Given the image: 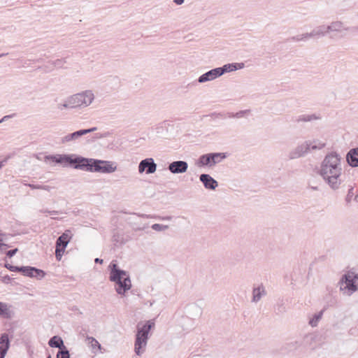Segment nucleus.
<instances>
[{
  "mask_svg": "<svg viewBox=\"0 0 358 358\" xmlns=\"http://www.w3.org/2000/svg\"><path fill=\"white\" fill-rule=\"evenodd\" d=\"M320 173L332 189H338L342 182L340 155L336 152L328 154L322 162Z\"/></svg>",
  "mask_w": 358,
  "mask_h": 358,
  "instance_id": "1",
  "label": "nucleus"
},
{
  "mask_svg": "<svg viewBox=\"0 0 358 358\" xmlns=\"http://www.w3.org/2000/svg\"><path fill=\"white\" fill-rule=\"evenodd\" d=\"M108 268L110 269L109 280L115 283V291L120 295H124L126 292L131 287L129 275L127 271L120 269L115 263L111 262Z\"/></svg>",
  "mask_w": 358,
  "mask_h": 358,
  "instance_id": "2",
  "label": "nucleus"
},
{
  "mask_svg": "<svg viewBox=\"0 0 358 358\" xmlns=\"http://www.w3.org/2000/svg\"><path fill=\"white\" fill-rule=\"evenodd\" d=\"M155 327L153 320H148L144 324L138 322L136 325V334L134 342V351L138 356H141L145 351L149 333Z\"/></svg>",
  "mask_w": 358,
  "mask_h": 358,
  "instance_id": "3",
  "label": "nucleus"
},
{
  "mask_svg": "<svg viewBox=\"0 0 358 358\" xmlns=\"http://www.w3.org/2000/svg\"><path fill=\"white\" fill-rule=\"evenodd\" d=\"M358 275L353 272H348L344 274L339 281L340 290L348 296H350L358 289L356 281Z\"/></svg>",
  "mask_w": 358,
  "mask_h": 358,
  "instance_id": "4",
  "label": "nucleus"
},
{
  "mask_svg": "<svg viewBox=\"0 0 358 358\" xmlns=\"http://www.w3.org/2000/svg\"><path fill=\"white\" fill-rule=\"evenodd\" d=\"M227 157L224 152H210L202 155L198 159L196 164L199 166L213 167L215 164L221 162Z\"/></svg>",
  "mask_w": 358,
  "mask_h": 358,
  "instance_id": "5",
  "label": "nucleus"
},
{
  "mask_svg": "<svg viewBox=\"0 0 358 358\" xmlns=\"http://www.w3.org/2000/svg\"><path fill=\"white\" fill-rule=\"evenodd\" d=\"M94 94L92 90H87L71 96L76 108H85L89 106L94 99Z\"/></svg>",
  "mask_w": 358,
  "mask_h": 358,
  "instance_id": "6",
  "label": "nucleus"
},
{
  "mask_svg": "<svg viewBox=\"0 0 358 358\" xmlns=\"http://www.w3.org/2000/svg\"><path fill=\"white\" fill-rule=\"evenodd\" d=\"M116 169L117 166L113 162L92 159L90 172L111 173Z\"/></svg>",
  "mask_w": 358,
  "mask_h": 358,
  "instance_id": "7",
  "label": "nucleus"
},
{
  "mask_svg": "<svg viewBox=\"0 0 358 358\" xmlns=\"http://www.w3.org/2000/svg\"><path fill=\"white\" fill-rule=\"evenodd\" d=\"M92 162V158H86L76 154H71L68 167L90 172Z\"/></svg>",
  "mask_w": 358,
  "mask_h": 358,
  "instance_id": "8",
  "label": "nucleus"
},
{
  "mask_svg": "<svg viewBox=\"0 0 358 358\" xmlns=\"http://www.w3.org/2000/svg\"><path fill=\"white\" fill-rule=\"evenodd\" d=\"M310 150V141H306L301 145H297L289 152V159H294L304 156Z\"/></svg>",
  "mask_w": 358,
  "mask_h": 358,
  "instance_id": "9",
  "label": "nucleus"
},
{
  "mask_svg": "<svg viewBox=\"0 0 358 358\" xmlns=\"http://www.w3.org/2000/svg\"><path fill=\"white\" fill-rule=\"evenodd\" d=\"M157 170V164L152 158H145L141 160L138 164V172L143 173L145 172L147 174L154 173Z\"/></svg>",
  "mask_w": 358,
  "mask_h": 358,
  "instance_id": "10",
  "label": "nucleus"
},
{
  "mask_svg": "<svg viewBox=\"0 0 358 358\" xmlns=\"http://www.w3.org/2000/svg\"><path fill=\"white\" fill-rule=\"evenodd\" d=\"M96 129H97L96 127H92L90 129H80V130L76 131L75 132H73L71 134H69L62 138V143H67L69 141H76L81 136H83L85 134H87L89 133L93 132V131H96Z\"/></svg>",
  "mask_w": 358,
  "mask_h": 358,
  "instance_id": "11",
  "label": "nucleus"
},
{
  "mask_svg": "<svg viewBox=\"0 0 358 358\" xmlns=\"http://www.w3.org/2000/svg\"><path fill=\"white\" fill-rule=\"evenodd\" d=\"M70 159V155L66 154H57L50 155L45 156V161H50L55 164H62L64 167L69 166V161Z\"/></svg>",
  "mask_w": 358,
  "mask_h": 358,
  "instance_id": "12",
  "label": "nucleus"
},
{
  "mask_svg": "<svg viewBox=\"0 0 358 358\" xmlns=\"http://www.w3.org/2000/svg\"><path fill=\"white\" fill-rule=\"evenodd\" d=\"M188 164L185 161H174L169 164V171L173 174L183 173L187 171Z\"/></svg>",
  "mask_w": 358,
  "mask_h": 358,
  "instance_id": "13",
  "label": "nucleus"
},
{
  "mask_svg": "<svg viewBox=\"0 0 358 358\" xmlns=\"http://www.w3.org/2000/svg\"><path fill=\"white\" fill-rule=\"evenodd\" d=\"M199 180L203 183L206 189L215 190L218 186L217 181L211 177L209 174H201L199 176Z\"/></svg>",
  "mask_w": 358,
  "mask_h": 358,
  "instance_id": "14",
  "label": "nucleus"
},
{
  "mask_svg": "<svg viewBox=\"0 0 358 358\" xmlns=\"http://www.w3.org/2000/svg\"><path fill=\"white\" fill-rule=\"evenodd\" d=\"M73 237V233L70 229H66L59 236L56 241V246L63 249H66L68 243Z\"/></svg>",
  "mask_w": 358,
  "mask_h": 358,
  "instance_id": "15",
  "label": "nucleus"
},
{
  "mask_svg": "<svg viewBox=\"0 0 358 358\" xmlns=\"http://www.w3.org/2000/svg\"><path fill=\"white\" fill-rule=\"evenodd\" d=\"M220 76L219 70L217 68H215L200 76L197 81L200 83H203L213 80Z\"/></svg>",
  "mask_w": 358,
  "mask_h": 358,
  "instance_id": "16",
  "label": "nucleus"
},
{
  "mask_svg": "<svg viewBox=\"0 0 358 358\" xmlns=\"http://www.w3.org/2000/svg\"><path fill=\"white\" fill-rule=\"evenodd\" d=\"M10 345L8 335L6 333L0 336V358H5Z\"/></svg>",
  "mask_w": 358,
  "mask_h": 358,
  "instance_id": "17",
  "label": "nucleus"
},
{
  "mask_svg": "<svg viewBox=\"0 0 358 358\" xmlns=\"http://www.w3.org/2000/svg\"><path fill=\"white\" fill-rule=\"evenodd\" d=\"M266 291L263 284L259 285L252 289V302L257 303L261 299L266 295Z\"/></svg>",
  "mask_w": 358,
  "mask_h": 358,
  "instance_id": "18",
  "label": "nucleus"
},
{
  "mask_svg": "<svg viewBox=\"0 0 358 358\" xmlns=\"http://www.w3.org/2000/svg\"><path fill=\"white\" fill-rule=\"evenodd\" d=\"M346 160L350 166H358V148L350 150L346 155Z\"/></svg>",
  "mask_w": 358,
  "mask_h": 358,
  "instance_id": "19",
  "label": "nucleus"
},
{
  "mask_svg": "<svg viewBox=\"0 0 358 358\" xmlns=\"http://www.w3.org/2000/svg\"><path fill=\"white\" fill-rule=\"evenodd\" d=\"M321 119V115L320 114L317 113H313V114H303L298 116L296 119V122H312L314 120H318Z\"/></svg>",
  "mask_w": 358,
  "mask_h": 358,
  "instance_id": "20",
  "label": "nucleus"
},
{
  "mask_svg": "<svg viewBox=\"0 0 358 358\" xmlns=\"http://www.w3.org/2000/svg\"><path fill=\"white\" fill-rule=\"evenodd\" d=\"M329 33L328 26L321 25L314 29L309 33L310 37L323 36Z\"/></svg>",
  "mask_w": 358,
  "mask_h": 358,
  "instance_id": "21",
  "label": "nucleus"
},
{
  "mask_svg": "<svg viewBox=\"0 0 358 358\" xmlns=\"http://www.w3.org/2000/svg\"><path fill=\"white\" fill-rule=\"evenodd\" d=\"M276 315H282L286 312L285 302L283 299H278L273 307Z\"/></svg>",
  "mask_w": 358,
  "mask_h": 358,
  "instance_id": "22",
  "label": "nucleus"
},
{
  "mask_svg": "<svg viewBox=\"0 0 358 358\" xmlns=\"http://www.w3.org/2000/svg\"><path fill=\"white\" fill-rule=\"evenodd\" d=\"M48 345L51 348H57L59 349V348H62L66 346L64 343V341L62 340V338L58 336H54L52 338H50V339L48 341Z\"/></svg>",
  "mask_w": 358,
  "mask_h": 358,
  "instance_id": "23",
  "label": "nucleus"
},
{
  "mask_svg": "<svg viewBox=\"0 0 358 358\" xmlns=\"http://www.w3.org/2000/svg\"><path fill=\"white\" fill-rule=\"evenodd\" d=\"M13 315V312L8 308L7 304L0 301V316L6 319H10Z\"/></svg>",
  "mask_w": 358,
  "mask_h": 358,
  "instance_id": "24",
  "label": "nucleus"
},
{
  "mask_svg": "<svg viewBox=\"0 0 358 358\" xmlns=\"http://www.w3.org/2000/svg\"><path fill=\"white\" fill-rule=\"evenodd\" d=\"M217 69L219 70L220 76H222L225 73L236 71V66H235L234 63H231L224 64L222 67H217Z\"/></svg>",
  "mask_w": 358,
  "mask_h": 358,
  "instance_id": "25",
  "label": "nucleus"
},
{
  "mask_svg": "<svg viewBox=\"0 0 358 358\" xmlns=\"http://www.w3.org/2000/svg\"><path fill=\"white\" fill-rule=\"evenodd\" d=\"M323 313H324V310H322L319 313L315 314L313 316V317L310 319L309 324L313 327H317L318 324V322H320V320H321V318L323 315Z\"/></svg>",
  "mask_w": 358,
  "mask_h": 358,
  "instance_id": "26",
  "label": "nucleus"
},
{
  "mask_svg": "<svg viewBox=\"0 0 358 358\" xmlns=\"http://www.w3.org/2000/svg\"><path fill=\"white\" fill-rule=\"evenodd\" d=\"M33 266H20V273H21L23 275L27 276V277H31L33 275V271H34Z\"/></svg>",
  "mask_w": 358,
  "mask_h": 358,
  "instance_id": "27",
  "label": "nucleus"
},
{
  "mask_svg": "<svg viewBox=\"0 0 358 358\" xmlns=\"http://www.w3.org/2000/svg\"><path fill=\"white\" fill-rule=\"evenodd\" d=\"M310 150H321L325 147V143L321 142L319 140H314L313 141H310Z\"/></svg>",
  "mask_w": 358,
  "mask_h": 358,
  "instance_id": "28",
  "label": "nucleus"
},
{
  "mask_svg": "<svg viewBox=\"0 0 358 358\" xmlns=\"http://www.w3.org/2000/svg\"><path fill=\"white\" fill-rule=\"evenodd\" d=\"M343 23L339 21L334 22L330 25H328L329 32L330 31H340L342 29Z\"/></svg>",
  "mask_w": 358,
  "mask_h": 358,
  "instance_id": "29",
  "label": "nucleus"
},
{
  "mask_svg": "<svg viewBox=\"0 0 358 358\" xmlns=\"http://www.w3.org/2000/svg\"><path fill=\"white\" fill-rule=\"evenodd\" d=\"M63 108H75V105L73 104L71 96L67 98L65 102L63 104H59L58 108L62 110Z\"/></svg>",
  "mask_w": 358,
  "mask_h": 358,
  "instance_id": "30",
  "label": "nucleus"
},
{
  "mask_svg": "<svg viewBox=\"0 0 358 358\" xmlns=\"http://www.w3.org/2000/svg\"><path fill=\"white\" fill-rule=\"evenodd\" d=\"M24 185H27L29 187L32 189H43L48 192H50L52 187L48 185H34V184H24Z\"/></svg>",
  "mask_w": 358,
  "mask_h": 358,
  "instance_id": "31",
  "label": "nucleus"
},
{
  "mask_svg": "<svg viewBox=\"0 0 358 358\" xmlns=\"http://www.w3.org/2000/svg\"><path fill=\"white\" fill-rule=\"evenodd\" d=\"M57 358H70L69 350L66 346L62 348H59L57 354Z\"/></svg>",
  "mask_w": 358,
  "mask_h": 358,
  "instance_id": "32",
  "label": "nucleus"
},
{
  "mask_svg": "<svg viewBox=\"0 0 358 358\" xmlns=\"http://www.w3.org/2000/svg\"><path fill=\"white\" fill-rule=\"evenodd\" d=\"M250 113V110H240L236 113H228L227 117H235V118H241L243 117L245 115Z\"/></svg>",
  "mask_w": 358,
  "mask_h": 358,
  "instance_id": "33",
  "label": "nucleus"
},
{
  "mask_svg": "<svg viewBox=\"0 0 358 358\" xmlns=\"http://www.w3.org/2000/svg\"><path fill=\"white\" fill-rule=\"evenodd\" d=\"M309 38H310L309 33H306V34L292 36V37L288 38L287 41H305Z\"/></svg>",
  "mask_w": 358,
  "mask_h": 358,
  "instance_id": "34",
  "label": "nucleus"
},
{
  "mask_svg": "<svg viewBox=\"0 0 358 358\" xmlns=\"http://www.w3.org/2000/svg\"><path fill=\"white\" fill-rule=\"evenodd\" d=\"M34 271H33V275H31V278H35L38 280H41L45 275V273L44 271L37 268L36 267H34Z\"/></svg>",
  "mask_w": 358,
  "mask_h": 358,
  "instance_id": "35",
  "label": "nucleus"
},
{
  "mask_svg": "<svg viewBox=\"0 0 358 358\" xmlns=\"http://www.w3.org/2000/svg\"><path fill=\"white\" fill-rule=\"evenodd\" d=\"M87 339L90 341L91 347L93 350H95V349L101 350V345L96 338H94L93 337L87 336Z\"/></svg>",
  "mask_w": 358,
  "mask_h": 358,
  "instance_id": "36",
  "label": "nucleus"
},
{
  "mask_svg": "<svg viewBox=\"0 0 358 358\" xmlns=\"http://www.w3.org/2000/svg\"><path fill=\"white\" fill-rule=\"evenodd\" d=\"M355 196V192H354V188L353 187H350L348 191V194L345 196V201L346 203V205L347 206H349L352 201V198L354 197Z\"/></svg>",
  "mask_w": 358,
  "mask_h": 358,
  "instance_id": "37",
  "label": "nucleus"
},
{
  "mask_svg": "<svg viewBox=\"0 0 358 358\" xmlns=\"http://www.w3.org/2000/svg\"><path fill=\"white\" fill-rule=\"evenodd\" d=\"M66 62L65 59H57L53 62H52V65L57 68L63 67L64 64Z\"/></svg>",
  "mask_w": 358,
  "mask_h": 358,
  "instance_id": "38",
  "label": "nucleus"
},
{
  "mask_svg": "<svg viewBox=\"0 0 358 358\" xmlns=\"http://www.w3.org/2000/svg\"><path fill=\"white\" fill-rule=\"evenodd\" d=\"M151 227L155 231H161L167 229L169 228V226L160 224H153Z\"/></svg>",
  "mask_w": 358,
  "mask_h": 358,
  "instance_id": "39",
  "label": "nucleus"
},
{
  "mask_svg": "<svg viewBox=\"0 0 358 358\" xmlns=\"http://www.w3.org/2000/svg\"><path fill=\"white\" fill-rule=\"evenodd\" d=\"M64 251H65V249L58 248L57 246L55 247V257L58 261L61 260Z\"/></svg>",
  "mask_w": 358,
  "mask_h": 358,
  "instance_id": "40",
  "label": "nucleus"
},
{
  "mask_svg": "<svg viewBox=\"0 0 358 358\" xmlns=\"http://www.w3.org/2000/svg\"><path fill=\"white\" fill-rule=\"evenodd\" d=\"M4 266L10 271L19 272L20 266H13L10 264H5Z\"/></svg>",
  "mask_w": 358,
  "mask_h": 358,
  "instance_id": "41",
  "label": "nucleus"
},
{
  "mask_svg": "<svg viewBox=\"0 0 358 358\" xmlns=\"http://www.w3.org/2000/svg\"><path fill=\"white\" fill-rule=\"evenodd\" d=\"M17 251H18L17 248L8 250L6 252V255L10 258V257H13L17 253Z\"/></svg>",
  "mask_w": 358,
  "mask_h": 358,
  "instance_id": "42",
  "label": "nucleus"
},
{
  "mask_svg": "<svg viewBox=\"0 0 358 358\" xmlns=\"http://www.w3.org/2000/svg\"><path fill=\"white\" fill-rule=\"evenodd\" d=\"M10 281H11V278L8 275H6L1 278V282L5 284H8L10 282Z\"/></svg>",
  "mask_w": 358,
  "mask_h": 358,
  "instance_id": "43",
  "label": "nucleus"
},
{
  "mask_svg": "<svg viewBox=\"0 0 358 358\" xmlns=\"http://www.w3.org/2000/svg\"><path fill=\"white\" fill-rule=\"evenodd\" d=\"M8 248H10L9 245L2 243L1 244H0V252H2Z\"/></svg>",
  "mask_w": 358,
  "mask_h": 358,
  "instance_id": "44",
  "label": "nucleus"
},
{
  "mask_svg": "<svg viewBox=\"0 0 358 358\" xmlns=\"http://www.w3.org/2000/svg\"><path fill=\"white\" fill-rule=\"evenodd\" d=\"M15 115V114H11V115H5L3 116L1 120V123L8 120L9 118H11V117H13Z\"/></svg>",
  "mask_w": 358,
  "mask_h": 358,
  "instance_id": "45",
  "label": "nucleus"
},
{
  "mask_svg": "<svg viewBox=\"0 0 358 358\" xmlns=\"http://www.w3.org/2000/svg\"><path fill=\"white\" fill-rule=\"evenodd\" d=\"M234 64L236 66V70L241 69L244 67L243 63H234Z\"/></svg>",
  "mask_w": 358,
  "mask_h": 358,
  "instance_id": "46",
  "label": "nucleus"
},
{
  "mask_svg": "<svg viewBox=\"0 0 358 358\" xmlns=\"http://www.w3.org/2000/svg\"><path fill=\"white\" fill-rule=\"evenodd\" d=\"M62 213V211H59V210H50V212H48V214L56 215H59Z\"/></svg>",
  "mask_w": 358,
  "mask_h": 358,
  "instance_id": "47",
  "label": "nucleus"
},
{
  "mask_svg": "<svg viewBox=\"0 0 358 358\" xmlns=\"http://www.w3.org/2000/svg\"><path fill=\"white\" fill-rule=\"evenodd\" d=\"M6 162H7V159H4L3 160L0 162V170L3 168V166H5Z\"/></svg>",
  "mask_w": 358,
  "mask_h": 358,
  "instance_id": "48",
  "label": "nucleus"
},
{
  "mask_svg": "<svg viewBox=\"0 0 358 358\" xmlns=\"http://www.w3.org/2000/svg\"><path fill=\"white\" fill-rule=\"evenodd\" d=\"M50 210H48V209H45V208H43V209H41L39 210V212L41 213H43V214H48V212H50Z\"/></svg>",
  "mask_w": 358,
  "mask_h": 358,
  "instance_id": "49",
  "label": "nucleus"
},
{
  "mask_svg": "<svg viewBox=\"0 0 358 358\" xmlns=\"http://www.w3.org/2000/svg\"><path fill=\"white\" fill-rule=\"evenodd\" d=\"M185 0H173V2L177 5H181L183 3Z\"/></svg>",
  "mask_w": 358,
  "mask_h": 358,
  "instance_id": "50",
  "label": "nucleus"
},
{
  "mask_svg": "<svg viewBox=\"0 0 358 358\" xmlns=\"http://www.w3.org/2000/svg\"><path fill=\"white\" fill-rule=\"evenodd\" d=\"M94 262L96 263V264H102L103 263V259H100V258H96L94 259Z\"/></svg>",
  "mask_w": 358,
  "mask_h": 358,
  "instance_id": "51",
  "label": "nucleus"
},
{
  "mask_svg": "<svg viewBox=\"0 0 358 358\" xmlns=\"http://www.w3.org/2000/svg\"><path fill=\"white\" fill-rule=\"evenodd\" d=\"M138 216L141 217H146V218L151 217L150 215H145V214H138Z\"/></svg>",
  "mask_w": 358,
  "mask_h": 358,
  "instance_id": "52",
  "label": "nucleus"
},
{
  "mask_svg": "<svg viewBox=\"0 0 358 358\" xmlns=\"http://www.w3.org/2000/svg\"><path fill=\"white\" fill-rule=\"evenodd\" d=\"M1 236H5V234H0V244H1L4 238H1Z\"/></svg>",
  "mask_w": 358,
  "mask_h": 358,
  "instance_id": "53",
  "label": "nucleus"
},
{
  "mask_svg": "<svg viewBox=\"0 0 358 358\" xmlns=\"http://www.w3.org/2000/svg\"><path fill=\"white\" fill-rule=\"evenodd\" d=\"M162 220H171V216H168V217L162 218Z\"/></svg>",
  "mask_w": 358,
  "mask_h": 358,
  "instance_id": "54",
  "label": "nucleus"
},
{
  "mask_svg": "<svg viewBox=\"0 0 358 358\" xmlns=\"http://www.w3.org/2000/svg\"><path fill=\"white\" fill-rule=\"evenodd\" d=\"M354 199H355L357 202H358V194H357V195H355V196Z\"/></svg>",
  "mask_w": 358,
  "mask_h": 358,
  "instance_id": "55",
  "label": "nucleus"
},
{
  "mask_svg": "<svg viewBox=\"0 0 358 358\" xmlns=\"http://www.w3.org/2000/svg\"><path fill=\"white\" fill-rule=\"evenodd\" d=\"M350 29H355V28H350V27H348V28H345V30H350Z\"/></svg>",
  "mask_w": 358,
  "mask_h": 358,
  "instance_id": "56",
  "label": "nucleus"
},
{
  "mask_svg": "<svg viewBox=\"0 0 358 358\" xmlns=\"http://www.w3.org/2000/svg\"><path fill=\"white\" fill-rule=\"evenodd\" d=\"M217 116L222 117V115L221 113H217Z\"/></svg>",
  "mask_w": 358,
  "mask_h": 358,
  "instance_id": "57",
  "label": "nucleus"
},
{
  "mask_svg": "<svg viewBox=\"0 0 358 358\" xmlns=\"http://www.w3.org/2000/svg\"><path fill=\"white\" fill-rule=\"evenodd\" d=\"M47 358H52V357H51V355H49L47 357Z\"/></svg>",
  "mask_w": 358,
  "mask_h": 358,
  "instance_id": "58",
  "label": "nucleus"
},
{
  "mask_svg": "<svg viewBox=\"0 0 358 358\" xmlns=\"http://www.w3.org/2000/svg\"><path fill=\"white\" fill-rule=\"evenodd\" d=\"M1 57V55H0V57Z\"/></svg>",
  "mask_w": 358,
  "mask_h": 358,
  "instance_id": "59",
  "label": "nucleus"
}]
</instances>
